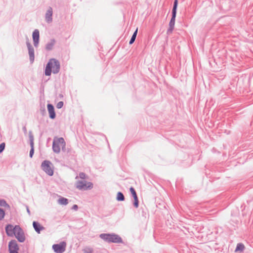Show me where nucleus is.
Here are the masks:
<instances>
[{
    "label": "nucleus",
    "mask_w": 253,
    "mask_h": 253,
    "mask_svg": "<svg viewBox=\"0 0 253 253\" xmlns=\"http://www.w3.org/2000/svg\"><path fill=\"white\" fill-rule=\"evenodd\" d=\"M60 69V62L55 58H51L46 65L44 69V74L47 76H50L52 72L54 74H56L59 72Z\"/></svg>",
    "instance_id": "obj_1"
},
{
    "label": "nucleus",
    "mask_w": 253,
    "mask_h": 253,
    "mask_svg": "<svg viewBox=\"0 0 253 253\" xmlns=\"http://www.w3.org/2000/svg\"><path fill=\"white\" fill-rule=\"evenodd\" d=\"M101 239L107 243H123L122 238L115 233H102L100 234Z\"/></svg>",
    "instance_id": "obj_2"
},
{
    "label": "nucleus",
    "mask_w": 253,
    "mask_h": 253,
    "mask_svg": "<svg viewBox=\"0 0 253 253\" xmlns=\"http://www.w3.org/2000/svg\"><path fill=\"white\" fill-rule=\"evenodd\" d=\"M41 168L48 175L52 176L54 174L53 165L48 160L43 161L41 165Z\"/></svg>",
    "instance_id": "obj_3"
},
{
    "label": "nucleus",
    "mask_w": 253,
    "mask_h": 253,
    "mask_svg": "<svg viewBox=\"0 0 253 253\" xmlns=\"http://www.w3.org/2000/svg\"><path fill=\"white\" fill-rule=\"evenodd\" d=\"M76 188L80 190H90L93 187V184L91 182L79 180L76 182Z\"/></svg>",
    "instance_id": "obj_4"
},
{
    "label": "nucleus",
    "mask_w": 253,
    "mask_h": 253,
    "mask_svg": "<svg viewBox=\"0 0 253 253\" xmlns=\"http://www.w3.org/2000/svg\"><path fill=\"white\" fill-rule=\"evenodd\" d=\"M66 246V242H62L59 244H54L52 246V249L56 253H62L65 251Z\"/></svg>",
    "instance_id": "obj_5"
},
{
    "label": "nucleus",
    "mask_w": 253,
    "mask_h": 253,
    "mask_svg": "<svg viewBox=\"0 0 253 253\" xmlns=\"http://www.w3.org/2000/svg\"><path fill=\"white\" fill-rule=\"evenodd\" d=\"M14 235L20 243H23L25 240L24 231L19 225L18 226L17 230H16Z\"/></svg>",
    "instance_id": "obj_6"
},
{
    "label": "nucleus",
    "mask_w": 253,
    "mask_h": 253,
    "mask_svg": "<svg viewBox=\"0 0 253 253\" xmlns=\"http://www.w3.org/2000/svg\"><path fill=\"white\" fill-rule=\"evenodd\" d=\"M18 226L19 225H15L13 226L10 224L6 225L5 227L6 235L9 237H12L14 236V234L15 233L16 230H17Z\"/></svg>",
    "instance_id": "obj_7"
},
{
    "label": "nucleus",
    "mask_w": 253,
    "mask_h": 253,
    "mask_svg": "<svg viewBox=\"0 0 253 253\" xmlns=\"http://www.w3.org/2000/svg\"><path fill=\"white\" fill-rule=\"evenodd\" d=\"M220 3L221 9L224 11L229 10L233 5L231 0H220Z\"/></svg>",
    "instance_id": "obj_8"
},
{
    "label": "nucleus",
    "mask_w": 253,
    "mask_h": 253,
    "mask_svg": "<svg viewBox=\"0 0 253 253\" xmlns=\"http://www.w3.org/2000/svg\"><path fill=\"white\" fill-rule=\"evenodd\" d=\"M26 45L28 49L30 62L31 64H32L35 60L34 49L31 43L29 42L28 39L26 42Z\"/></svg>",
    "instance_id": "obj_9"
},
{
    "label": "nucleus",
    "mask_w": 253,
    "mask_h": 253,
    "mask_svg": "<svg viewBox=\"0 0 253 253\" xmlns=\"http://www.w3.org/2000/svg\"><path fill=\"white\" fill-rule=\"evenodd\" d=\"M59 144L60 143L58 142V138L55 137L52 143V150L56 154H58L60 152L61 149Z\"/></svg>",
    "instance_id": "obj_10"
},
{
    "label": "nucleus",
    "mask_w": 253,
    "mask_h": 253,
    "mask_svg": "<svg viewBox=\"0 0 253 253\" xmlns=\"http://www.w3.org/2000/svg\"><path fill=\"white\" fill-rule=\"evenodd\" d=\"M53 9L49 6L45 15V19L47 23H50L52 21Z\"/></svg>",
    "instance_id": "obj_11"
},
{
    "label": "nucleus",
    "mask_w": 253,
    "mask_h": 253,
    "mask_svg": "<svg viewBox=\"0 0 253 253\" xmlns=\"http://www.w3.org/2000/svg\"><path fill=\"white\" fill-rule=\"evenodd\" d=\"M19 247L15 240H11L8 243V251L18 252Z\"/></svg>",
    "instance_id": "obj_12"
},
{
    "label": "nucleus",
    "mask_w": 253,
    "mask_h": 253,
    "mask_svg": "<svg viewBox=\"0 0 253 253\" xmlns=\"http://www.w3.org/2000/svg\"><path fill=\"white\" fill-rule=\"evenodd\" d=\"M47 108L48 111L49 118L51 119H54L56 117V113L55 112L54 106L50 103H48L47 105Z\"/></svg>",
    "instance_id": "obj_13"
},
{
    "label": "nucleus",
    "mask_w": 253,
    "mask_h": 253,
    "mask_svg": "<svg viewBox=\"0 0 253 253\" xmlns=\"http://www.w3.org/2000/svg\"><path fill=\"white\" fill-rule=\"evenodd\" d=\"M33 226L35 231L40 234L41 232L44 229V227L42 226L38 221H34L33 222Z\"/></svg>",
    "instance_id": "obj_14"
},
{
    "label": "nucleus",
    "mask_w": 253,
    "mask_h": 253,
    "mask_svg": "<svg viewBox=\"0 0 253 253\" xmlns=\"http://www.w3.org/2000/svg\"><path fill=\"white\" fill-rule=\"evenodd\" d=\"M58 142L60 143L62 151L64 152H67V153H69L72 152V151L69 150V149H66V142L65 141L63 137L58 138Z\"/></svg>",
    "instance_id": "obj_15"
},
{
    "label": "nucleus",
    "mask_w": 253,
    "mask_h": 253,
    "mask_svg": "<svg viewBox=\"0 0 253 253\" xmlns=\"http://www.w3.org/2000/svg\"><path fill=\"white\" fill-rule=\"evenodd\" d=\"M56 41L55 39H51L50 42H47L45 45V49L47 51H50L52 49L54 45L55 44Z\"/></svg>",
    "instance_id": "obj_16"
},
{
    "label": "nucleus",
    "mask_w": 253,
    "mask_h": 253,
    "mask_svg": "<svg viewBox=\"0 0 253 253\" xmlns=\"http://www.w3.org/2000/svg\"><path fill=\"white\" fill-rule=\"evenodd\" d=\"M174 25H175V22H172V21H169V27L167 31V34L168 35H169L172 33V32L173 31V30L174 28Z\"/></svg>",
    "instance_id": "obj_17"
},
{
    "label": "nucleus",
    "mask_w": 253,
    "mask_h": 253,
    "mask_svg": "<svg viewBox=\"0 0 253 253\" xmlns=\"http://www.w3.org/2000/svg\"><path fill=\"white\" fill-rule=\"evenodd\" d=\"M29 140H30V145L31 148H34V137L32 134V132L31 131H30L29 132Z\"/></svg>",
    "instance_id": "obj_18"
},
{
    "label": "nucleus",
    "mask_w": 253,
    "mask_h": 253,
    "mask_svg": "<svg viewBox=\"0 0 253 253\" xmlns=\"http://www.w3.org/2000/svg\"><path fill=\"white\" fill-rule=\"evenodd\" d=\"M58 203L60 205L66 206L68 204V199L61 197L58 200Z\"/></svg>",
    "instance_id": "obj_19"
},
{
    "label": "nucleus",
    "mask_w": 253,
    "mask_h": 253,
    "mask_svg": "<svg viewBox=\"0 0 253 253\" xmlns=\"http://www.w3.org/2000/svg\"><path fill=\"white\" fill-rule=\"evenodd\" d=\"M33 40H40V32L38 29H35L32 34Z\"/></svg>",
    "instance_id": "obj_20"
},
{
    "label": "nucleus",
    "mask_w": 253,
    "mask_h": 253,
    "mask_svg": "<svg viewBox=\"0 0 253 253\" xmlns=\"http://www.w3.org/2000/svg\"><path fill=\"white\" fill-rule=\"evenodd\" d=\"M245 249V246L242 243H240L237 244V246L235 249V252H243Z\"/></svg>",
    "instance_id": "obj_21"
},
{
    "label": "nucleus",
    "mask_w": 253,
    "mask_h": 253,
    "mask_svg": "<svg viewBox=\"0 0 253 253\" xmlns=\"http://www.w3.org/2000/svg\"><path fill=\"white\" fill-rule=\"evenodd\" d=\"M125 196L121 192H118L117 194L116 200L118 201H124L125 200Z\"/></svg>",
    "instance_id": "obj_22"
},
{
    "label": "nucleus",
    "mask_w": 253,
    "mask_h": 253,
    "mask_svg": "<svg viewBox=\"0 0 253 253\" xmlns=\"http://www.w3.org/2000/svg\"><path fill=\"white\" fill-rule=\"evenodd\" d=\"M0 206L10 209V206L6 203V201L4 199H0Z\"/></svg>",
    "instance_id": "obj_23"
},
{
    "label": "nucleus",
    "mask_w": 253,
    "mask_h": 253,
    "mask_svg": "<svg viewBox=\"0 0 253 253\" xmlns=\"http://www.w3.org/2000/svg\"><path fill=\"white\" fill-rule=\"evenodd\" d=\"M178 0H174L173 2V7L172 9V11L173 12L177 13V9L178 6Z\"/></svg>",
    "instance_id": "obj_24"
},
{
    "label": "nucleus",
    "mask_w": 253,
    "mask_h": 253,
    "mask_svg": "<svg viewBox=\"0 0 253 253\" xmlns=\"http://www.w3.org/2000/svg\"><path fill=\"white\" fill-rule=\"evenodd\" d=\"M129 191L131 193V196L134 198V197H137V193L135 189L133 187H130L129 188Z\"/></svg>",
    "instance_id": "obj_25"
},
{
    "label": "nucleus",
    "mask_w": 253,
    "mask_h": 253,
    "mask_svg": "<svg viewBox=\"0 0 253 253\" xmlns=\"http://www.w3.org/2000/svg\"><path fill=\"white\" fill-rule=\"evenodd\" d=\"M83 251L84 253H92L93 249L92 248L87 247L84 249Z\"/></svg>",
    "instance_id": "obj_26"
},
{
    "label": "nucleus",
    "mask_w": 253,
    "mask_h": 253,
    "mask_svg": "<svg viewBox=\"0 0 253 253\" xmlns=\"http://www.w3.org/2000/svg\"><path fill=\"white\" fill-rule=\"evenodd\" d=\"M134 201L133 202V205L134 208H137L139 206V200L138 197H134Z\"/></svg>",
    "instance_id": "obj_27"
},
{
    "label": "nucleus",
    "mask_w": 253,
    "mask_h": 253,
    "mask_svg": "<svg viewBox=\"0 0 253 253\" xmlns=\"http://www.w3.org/2000/svg\"><path fill=\"white\" fill-rule=\"evenodd\" d=\"M5 212L4 210L0 208V220H1L4 217Z\"/></svg>",
    "instance_id": "obj_28"
},
{
    "label": "nucleus",
    "mask_w": 253,
    "mask_h": 253,
    "mask_svg": "<svg viewBox=\"0 0 253 253\" xmlns=\"http://www.w3.org/2000/svg\"><path fill=\"white\" fill-rule=\"evenodd\" d=\"M5 143L4 142H2L0 144V154L5 149Z\"/></svg>",
    "instance_id": "obj_29"
},
{
    "label": "nucleus",
    "mask_w": 253,
    "mask_h": 253,
    "mask_svg": "<svg viewBox=\"0 0 253 253\" xmlns=\"http://www.w3.org/2000/svg\"><path fill=\"white\" fill-rule=\"evenodd\" d=\"M176 12H171V19L170 20V21H172V22H175V18H176Z\"/></svg>",
    "instance_id": "obj_30"
},
{
    "label": "nucleus",
    "mask_w": 253,
    "mask_h": 253,
    "mask_svg": "<svg viewBox=\"0 0 253 253\" xmlns=\"http://www.w3.org/2000/svg\"><path fill=\"white\" fill-rule=\"evenodd\" d=\"M79 177L82 179H85L86 178V174L84 172H81L79 173Z\"/></svg>",
    "instance_id": "obj_31"
},
{
    "label": "nucleus",
    "mask_w": 253,
    "mask_h": 253,
    "mask_svg": "<svg viewBox=\"0 0 253 253\" xmlns=\"http://www.w3.org/2000/svg\"><path fill=\"white\" fill-rule=\"evenodd\" d=\"M63 105L64 103L63 101H59V102L57 103L56 105V107L58 109H60L63 107Z\"/></svg>",
    "instance_id": "obj_32"
},
{
    "label": "nucleus",
    "mask_w": 253,
    "mask_h": 253,
    "mask_svg": "<svg viewBox=\"0 0 253 253\" xmlns=\"http://www.w3.org/2000/svg\"><path fill=\"white\" fill-rule=\"evenodd\" d=\"M33 41L34 46L37 47L39 45L40 40H33Z\"/></svg>",
    "instance_id": "obj_33"
},
{
    "label": "nucleus",
    "mask_w": 253,
    "mask_h": 253,
    "mask_svg": "<svg viewBox=\"0 0 253 253\" xmlns=\"http://www.w3.org/2000/svg\"><path fill=\"white\" fill-rule=\"evenodd\" d=\"M34 148H31L30 150V153H29V157L31 158H32L33 156L34 155Z\"/></svg>",
    "instance_id": "obj_34"
},
{
    "label": "nucleus",
    "mask_w": 253,
    "mask_h": 253,
    "mask_svg": "<svg viewBox=\"0 0 253 253\" xmlns=\"http://www.w3.org/2000/svg\"><path fill=\"white\" fill-rule=\"evenodd\" d=\"M135 39H136V37L132 36L131 37V39L129 42V44H132L134 42Z\"/></svg>",
    "instance_id": "obj_35"
},
{
    "label": "nucleus",
    "mask_w": 253,
    "mask_h": 253,
    "mask_svg": "<svg viewBox=\"0 0 253 253\" xmlns=\"http://www.w3.org/2000/svg\"><path fill=\"white\" fill-rule=\"evenodd\" d=\"M22 130H23V131L24 133L25 134H26L27 133V128H26V125L22 127Z\"/></svg>",
    "instance_id": "obj_36"
},
{
    "label": "nucleus",
    "mask_w": 253,
    "mask_h": 253,
    "mask_svg": "<svg viewBox=\"0 0 253 253\" xmlns=\"http://www.w3.org/2000/svg\"><path fill=\"white\" fill-rule=\"evenodd\" d=\"M72 210L77 211L78 209V206L77 205H74L72 208Z\"/></svg>",
    "instance_id": "obj_37"
},
{
    "label": "nucleus",
    "mask_w": 253,
    "mask_h": 253,
    "mask_svg": "<svg viewBox=\"0 0 253 253\" xmlns=\"http://www.w3.org/2000/svg\"><path fill=\"white\" fill-rule=\"evenodd\" d=\"M137 31H138V28H137L135 31L134 32L133 35L132 36L135 37L136 38V36H137Z\"/></svg>",
    "instance_id": "obj_38"
},
{
    "label": "nucleus",
    "mask_w": 253,
    "mask_h": 253,
    "mask_svg": "<svg viewBox=\"0 0 253 253\" xmlns=\"http://www.w3.org/2000/svg\"><path fill=\"white\" fill-rule=\"evenodd\" d=\"M26 210H27V211L28 213L29 214V215H30L31 214L29 208V207L28 206H27Z\"/></svg>",
    "instance_id": "obj_39"
},
{
    "label": "nucleus",
    "mask_w": 253,
    "mask_h": 253,
    "mask_svg": "<svg viewBox=\"0 0 253 253\" xmlns=\"http://www.w3.org/2000/svg\"><path fill=\"white\" fill-rule=\"evenodd\" d=\"M9 253H19L18 252L15 251H9Z\"/></svg>",
    "instance_id": "obj_40"
},
{
    "label": "nucleus",
    "mask_w": 253,
    "mask_h": 253,
    "mask_svg": "<svg viewBox=\"0 0 253 253\" xmlns=\"http://www.w3.org/2000/svg\"><path fill=\"white\" fill-rule=\"evenodd\" d=\"M42 114H43L44 112H45V110L44 109H43L42 110Z\"/></svg>",
    "instance_id": "obj_41"
},
{
    "label": "nucleus",
    "mask_w": 253,
    "mask_h": 253,
    "mask_svg": "<svg viewBox=\"0 0 253 253\" xmlns=\"http://www.w3.org/2000/svg\"><path fill=\"white\" fill-rule=\"evenodd\" d=\"M78 178V176H77L76 177V179H77V178Z\"/></svg>",
    "instance_id": "obj_42"
}]
</instances>
